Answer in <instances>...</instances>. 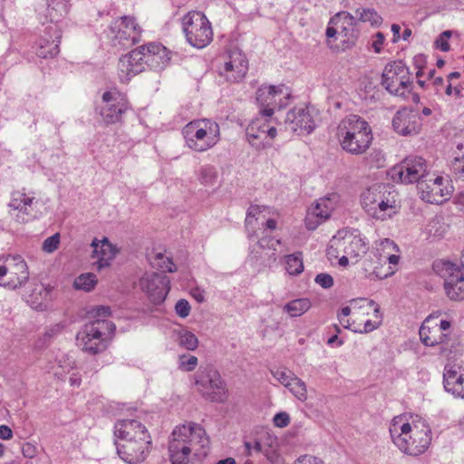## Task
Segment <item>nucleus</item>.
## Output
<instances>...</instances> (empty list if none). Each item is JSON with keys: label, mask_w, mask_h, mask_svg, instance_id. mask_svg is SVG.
Returning <instances> with one entry per match:
<instances>
[{"label": "nucleus", "mask_w": 464, "mask_h": 464, "mask_svg": "<svg viewBox=\"0 0 464 464\" xmlns=\"http://www.w3.org/2000/svg\"><path fill=\"white\" fill-rule=\"evenodd\" d=\"M209 451V439L205 430L189 422L176 427L169 442L171 464H194L204 459Z\"/></svg>", "instance_id": "f257e3e1"}, {"label": "nucleus", "mask_w": 464, "mask_h": 464, "mask_svg": "<svg viewBox=\"0 0 464 464\" xmlns=\"http://www.w3.org/2000/svg\"><path fill=\"white\" fill-rule=\"evenodd\" d=\"M393 443L404 453L418 456L423 453L431 441V430L421 418L396 416L390 426Z\"/></svg>", "instance_id": "f03ea898"}, {"label": "nucleus", "mask_w": 464, "mask_h": 464, "mask_svg": "<svg viewBox=\"0 0 464 464\" xmlns=\"http://www.w3.org/2000/svg\"><path fill=\"white\" fill-rule=\"evenodd\" d=\"M170 60L167 49L160 44H149L121 56L118 63V76L121 82H128L143 72L146 65L163 67Z\"/></svg>", "instance_id": "7ed1b4c3"}, {"label": "nucleus", "mask_w": 464, "mask_h": 464, "mask_svg": "<svg viewBox=\"0 0 464 464\" xmlns=\"http://www.w3.org/2000/svg\"><path fill=\"white\" fill-rule=\"evenodd\" d=\"M111 313V307L104 305L92 310L91 314L96 319L86 324L82 331L77 334V341L82 350L92 354L105 350V337L115 330V325L104 319L110 316Z\"/></svg>", "instance_id": "20e7f679"}, {"label": "nucleus", "mask_w": 464, "mask_h": 464, "mask_svg": "<svg viewBox=\"0 0 464 464\" xmlns=\"http://www.w3.org/2000/svg\"><path fill=\"white\" fill-rule=\"evenodd\" d=\"M337 138L344 151L362 155L370 148L372 134L366 121L357 115H349L339 123Z\"/></svg>", "instance_id": "39448f33"}, {"label": "nucleus", "mask_w": 464, "mask_h": 464, "mask_svg": "<svg viewBox=\"0 0 464 464\" xmlns=\"http://www.w3.org/2000/svg\"><path fill=\"white\" fill-rule=\"evenodd\" d=\"M396 194L385 184H374L361 195V205L375 219L385 220L397 212Z\"/></svg>", "instance_id": "423d86ee"}, {"label": "nucleus", "mask_w": 464, "mask_h": 464, "mask_svg": "<svg viewBox=\"0 0 464 464\" xmlns=\"http://www.w3.org/2000/svg\"><path fill=\"white\" fill-rule=\"evenodd\" d=\"M187 146L204 152L213 148L220 140L219 125L210 119H198L188 122L182 130Z\"/></svg>", "instance_id": "0eeeda50"}, {"label": "nucleus", "mask_w": 464, "mask_h": 464, "mask_svg": "<svg viewBox=\"0 0 464 464\" xmlns=\"http://www.w3.org/2000/svg\"><path fill=\"white\" fill-rule=\"evenodd\" d=\"M382 85L392 95L408 99L412 96L413 100L419 96L411 92L412 81L409 68L401 61H395L388 63L382 75Z\"/></svg>", "instance_id": "6e6552de"}, {"label": "nucleus", "mask_w": 464, "mask_h": 464, "mask_svg": "<svg viewBox=\"0 0 464 464\" xmlns=\"http://www.w3.org/2000/svg\"><path fill=\"white\" fill-rule=\"evenodd\" d=\"M182 30L188 43L198 49L206 47L213 39L211 24L199 11H190L183 16Z\"/></svg>", "instance_id": "1a4fd4ad"}, {"label": "nucleus", "mask_w": 464, "mask_h": 464, "mask_svg": "<svg viewBox=\"0 0 464 464\" xmlns=\"http://www.w3.org/2000/svg\"><path fill=\"white\" fill-rule=\"evenodd\" d=\"M367 246L365 242L356 231L340 230L330 240L327 249L328 255L338 257L341 254H346L350 259L356 263L358 257L365 254Z\"/></svg>", "instance_id": "9d476101"}, {"label": "nucleus", "mask_w": 464, "mask_h": 464, "mask_svg": "<svg viewBox=\"0 0 464 464\" xmlns=\"http://www.w3.org/2000/svg\"><path fill=\"white\" fill-rule=\"evenodd\" d=\"M196 385L207 400L224 402L227 399V389L220 373L213 367L200 369L196 377Z\"/></svg>", "instance_id": "9b49d317"}, {"label": "nucleus", "mask_w": 464, "mask_h": 464, "mask_svg": "<svg viewBox=\"0 0 464 464\" xmlns=\"http://www.w3.org/2000/svg\"><path fill=\"white\" fill-rule=\"evenodd\" d=\"M427 161L419 156H408L401 163L392 167L388 175L397 183L412 184L425 179L428 175Z\"/></svg>", "instance_id": "f8f14e48"}, {"label": "nucleus", "mask_w": 464, "mask_h": 464, "mask_svg": "<svg viewBox=\"0 0 464 464\" xmlns=\"http://www.w3.org/2000/svg\"><path fill=\"white\" fill-rule=\"evenodd\" d=\"M417 188L420 198L430 204H440L447 200L453 192L450 179L442 176L428 173L427 177L419 182Z\"/></svg>", "instance_id": "ddd939ff"}, {"label": "nucleus", "mask_w": 464, "mask_h": 464, "mask_svg": "<svg viewBox=\"0 0 464 464\" xmlns=\"http://www.w3.org/2000/svg\"><path fill=\"white\" fill-rule=\"evenodd\" d=\"M102 103L96 111L105 124L119 122L129 109L126 96L116 90L105 92L102 96Z\"/></svg>", "instance_id": "4468645a"}, {"label": "nucleus", "mask_w": 464, "mask_h": 464, "mask_svg": "<svg viewBox=\"0 0 464 464\" xmlns=\"http://www.w3.org/2000/svg\"><path fill=\"white\" fill-rule=\"evenodd\" d=\"M291 97L285 85L262 86L256 91V102L262 107L261 114L271 117L276 108L282 109L288 104Z\"/></svg>", "instance_id": "2eb2a0df"}, {"label": "nucleus", "mask_w": 464, "mask_h": 464, "mask_svg": "<svg viewBox=\"0 0 464 464\" xmlns=\"http://www.w3.org/2000/svg\"><path fill=\"white\" fill-rule=\"evenodd\" d=\"M140 32L134 18L123 16L112 24L111 38L114 45L127 48L140 42Z\"/></svg>", "instance_id": "dca6fc26"}, {"label": "nucleus", "mask_w": 464, "mask_h": 464, "mask_svg": "<svg viewBox=\"0 0 464 464\" xmlns=\"http://www.w3.org/2000/svg\"><path fill=\"white\" fill-rule=\"evenodd\" d=\"M170 280L165 274L145 273L140 280V286L154 304H161L170 289Z\"/></svg>", "instance_id": "f3484780"}, {"label": "nucleus", "mask_w": 464, "mask_h": 464, "mask_svg": "<svg viewBox=\"0 0 464 464\" xmlns=\"http://www.w3.org/2000/svg\"><path fill=\"white\" fill-rule=\"evenodd\" d=\"M150 435H144L137 440L130 439L121 443L116 442L118 455L129 464L144 461L150 452Z\"/></svg>", "instance_id": "a211bd4d"}, {"label": "nucleus", "mask_w": 464, "mask_h": 464, "mask_svg": "<svg viewBox=\"0 0 464 464\" xmlns=\"http://www.w3.org/2000/svg\"><path fill=\"white\" fill-rule=\"evenodd\" d=\"M315 121L308 107H295L286 113L285 130L296 135L310 134L315 128Z\"/></svg>", "instance_id": "6ab92c4d"}, {"label": "nucleus", "mask_w": 464, "mask_h": 464, "mask_svg": "<svg viewBox=\"0 0 464 464\" xmlns=\"http://www.w3.org/2000/svg\"><path fill=\"white\" fill-rule=\"evenodd\" d=\"M266 118L262 115L253 120L246 130L248 142L257 150L264 149L276 136V129L269 124Z\"/></svg>", "instance_id": "aec40b11"}, {"label": "nucleus", "mask_w": 464, "mask_h": 464, "mask_svg": "<svg viewBox=\"0 0 464 464\" xmlns=\"http://www.w3.org/2000/svg\"><path fill=\"white\" fill-rule=\"evenodd\" d=\"M444 277V289L447 296L454 301L464 299V275L459 267L450 262L442 263L441 269Z\"/></svg>", "instance_id": "412c9836"}, {"label": "nucleus", "mask_w": 464, "mask_h": 464, "mask_svg": "<svg viewBox=\"0 0 464 464\" xmlns=\"http://www.w3.org/2000/svg\"><path fill=\"white\" fill-rule=\"evenodd\" d=\"M247 70L248 62L246 56L237 49H234L228 53L223 67L219 69V74L227 82H238L245 78Z\"/></svg>", "instance_id": "4be33fe9"}, {"label": "nucleus", "mask_w": 464, "mask_h": 464, "mask_svg": "<svg viewBox=\"0 0 464 464\" xmlns=\"http://www.w3.org/2000/svg\"><path fill=\"white\" fill-rule=\"evenodd\" d=\"M338 196L332 194L329 197L320 198L313 205L307 212L305 225L309 230L315 229L319 224L329 218L335 208Z\"/></svg>", "instance_id": "5701e85b"}, {"label": "nucleus", "mask_w": 464, "mask_h": 464, "mask_svg": "<svg viewBox=\"0 0 464 464\" xmlns=\"http://www.w3.org/2000/svg\"><path fill=\"white\" fill-rule=\"evenodd\" d=\"M329 24L336 26L339 35L343 37V47L349 48L354 45L358 37V31L355 29V18L348 12H339L330 19Z\"/></svg>", "instance_id": "b1692460"}, {"label": "nucleus", "mask_w": 464, "mask_h": 464, "mask_svg": "<svg viewBox=\"0 0 464 464\" xmlns=\"http://www.w3.org/2000/svg\"><path fill=\"white\" fill-rule=\"evenodd\" d=\"M393 130L401 135L417 134L420 129V118L407 110L399 111L392 119Z\"/></svg>", "instance_id": "393cba45"}, {"label": "nucleus", "mask_w": 464, "mask_h": 464, "mask_svg": "<svg viewBox=\"0 0 464 464\" xmlns=\"http://www.w3.org/2000/svg\"><path fill=\"white\" fill-rule=\"evenodd\" d=\"M443 385L449 393L464 399V372L457 365H447L443 374Z\"/></svg>", "instance_id": "a878e982"}, {"label": "nucleus", "mask_w": 464, "mask_h": 464, "mask_svg": "<svg viewBox=\"0 0 464 464\" xmlns=\"http://www.w3.org/2000/svg\"><path fill=\"white\" fill-rule=\"evenodd\" d=\"M114 434L123 441L137 440L139 437L150 435L147 428L137 420H121L115 423Z\"/></svg>", "instance_id": "bb28decb"}, {"label": "nucleus", "mask_w": 464, "mask_h": 464, "mask_svg": "<svg viewBox=\"0 0 464 464\" xmlns=\"http://www.w3.org/2000/svg\"><path fill=\"white\" fill-rule=\"evenodd\" d=\"M36 11L42 23H54L67 14L68 5L65 0H48L40 4Z\"/></svg>", "instance_id": "cd10ccee"}, {"label": "nucleus", "mask_w": 464, "mask_h": 464, "mask_svg": "<svg viewBox=\"0 0 464 464\" xmlns=\"http://www.w3.org/2000/svg\"><path fill=\"white\" fill-rule=\"evenodd\" d=\"M13 266L8 269L9 279L4 283V286L16 289L25 285L29 279V272L26 262L19 256L12 257Z\"/></svg>", "instance_id": "c85d7f7f"}, {"label": "nucleus", "mask_w": 464, "mask_h": 464, "mask_svg": "<svg viewBox=\"0 0 464 464\" xmlns=\"http://www.w3.org/2000/svg\"><path fill=\"white\" fill-rule=\"evenodd\" d=\"M92 246L93 247L92 256V258H97L95 263L97 269L101 270L109 266L115 257L116 250L108 238L104 237L101 241L95 238L92 243Z\"/></svg>", "instance_id": "c756f323"}, {"label": "nucleus", "mask_w": 464, "mask_h": 464, "mask_svg": "<svg viewBox=\"0 0 464 464\" xmlns=\"http://www.w3.org/2000/svg\"><path fill=\"white\" fill-rule=\"evenodd\" d=\"M47 34L49 38L42 37L36 50V54L44 59L53 58L60 52L61 33L58 28L56 26H50Z\"/></svg>", "instance_id": "7c9ffc66"}, {"label": "nucleus", "mask_w": 464, "mask_h": 464, "mask_svg": "<svg viewBox=\"0 0 464 464\" xmlns=\"http://www.w3.org/2000/svg\"><path fill=\"white\" fill-rule=\"evenodd\" d=\"M34 199V198L26 197L25 194L15 192L13 194L8 206L14 210L19 211L20 214L17 215V218L21 222H27L31 218H34V215L32 212Z\"/></svg>", "instance_id": "2f4dec72"}, {"label": "nucleus", "mask_w": 464, "mask_h": 464, "mask_svg": "<svg viewBox=\"0 0 464 464\" xmlns=\"http://www.w3.org/2000/svg\"><path fill=\"white\" fill-rule=\"evenodd\" d=\"M382 266L381 254L377 252L370 253L362 261V266L366 276L371 279H383L393 274V271H390L391 267H388L389 271H382Z\"/></svg>", "instance_id": "473e14b6"}, {"label": "nucleus", "mask_w": 464, "mask_h": 464, "mask_svg": "<svg viewBox=\"0 0 464 464\" xmlns=\"http://www.w3.org/2000/svg\"><path fill=\"white\" fill-rule=\"evenodd\" d=\"M266 212L269 213V208L266 206L251 205L248 208L245 224L247 230H253V235L255 234L254 228L256 224L258 222L260 218L264 219L266 218ZM253 235H249V237H252Z\"/></svg>", "instance_id": "72a5a7b5"}, {"label": "nucleus", "mask_w": 464, "mask_h": 464, "mask_svg": "<svg viewBox=\"0 0 464 464\" xmlns=\"http://www.w3.org/2000/svg\"><path fill=\"white\" fill-rule=\"evenodd\" d=\"M420 338L426 346H434L442 343L446 338V334L440 333V329H433L421 325L420 328Z\"/></svg>", "instance_id": "f704fd0d"}, {"label": "nucleus", "mask_w": 464, "mask_h": 464, "mask_svg": "<svg viewBox=\"0 0 464 464\" xmlns=\"http://www.w3.org/2000/svg\"><path fill=\"white\" fill-rule=\"evenodd\" d=\"M311 301L308 298L295 299L287 303L284 306V310L288 313L292 317H296L304 314L311 308Z\"/></svg>", "instance_id": "c9c22d12"}, {"label": "nucleus", "mask_w": 464, "mask_h": 464, "mask_svg": "<svg viewBox=\"0 0 464 464\" xmlns=\"http://www.w3.org/2000/svg\"><path fill=\"white\" fill-rule=\"evenodd\" d=\"M360 301L364 303L367 307L373 310V314L376 318V320L374 321L367 320L364 323L363 330L361 331V333H370L376 329L381 324L382 315L380 314V306L373 300L361 299Z\"/></svg>", "instance_id": "e433bc0d"}, {"label": "nucleus", "mask_w": 464, "mask_h": 464, "mask_svg": "<svg viewBox=\"0 0 464 464\" xmlns=\"http://www.w3.org/2000/svg\"><path fill=\"white\" fill-rule=\"evenodd\" d=\"M285 269L289 275L296 276L303 272L304 266L301 253L292 254L285 256Z\"/></svg>", "instance_id": "4c0bfd02"}, {"label": "nucleus", "mask_w": 464, "mask_h": 464, "mask_svg": "<svg viewBox=\"0 0 464 464\" xmlns=\"http://www.w3.org/2000/svg\"><path fill=\"white\" fill-rule=\"evenodd\" d=\"M218 171L214 166H202L198 172V179L205 186H213L218 180Z\"/></svg>", "instance_id": "58836bf2"}, {"label": "nucleus", "mask_w": 464, "mask_h": 464, "mask_svg": "<svg viewBox=\"0 0 464 464\" xmlns=\"http://www.w3.org/2000/svg\"><path fill=\"white\" fill-rule=\"evenodd\" d=\"M150 263L153 266L160 268L162 273L176 271V266L171 258L165 256L162 253H157L151 259Z\"/></svg>", "instance_id": "ea45409f"}, {"label": "nucleus", "mask_w": 464, "mask_h": 464, "mask_svg": "<svg viewBox=\"0 0 464 464\" xmlns=\"http://www.w3.org/2000/svg\"><path fill=\"white\" fill-rule=\"evenodd\" d=\"M97 284L96 276L92 273L82 274L77 276L74 280L73 285L76 289L90 292L94 288Z\"/></svg>", "instance_id": "a19ab883"}, {"label": "nucleus", "mask_w": 464, "mask_h": 464, "mask_svg": "<svg viewBox=\"0 0 464 464\" xmlns=\"http://www.w3.org/2000/svg\"><path fill=\"white\" fill-rule=\"evenodd\" d=\"M293 395L301 401H304L307 399V391L305 383L295 376L292 379V382L287 388Z\"/></svg>", "instance_id": "79ce46f5"}, {"label": "nucleus", "mask_w": 464, "mask_h": 464, "mask_svg": "<svg viewBox=\"0 0 464 464\" xmlns=\"http://www.w3.org/2000/svg\"><path fill=\"white\" fill-rule=\"evenodd\" d=\"M356 14L359 15L360 21L369 22L372 25H380L382 22V16L374 9H357Z\"/></svg>", "instance_id": "37998d69"}, {"label": "nucleus", "mask_w": 464, "mask_h": 464, "mask_svg": "<svg viewBox=\"0 0 464 464\" xmlns=\"http://www.w3.org/2000/svg\"><path fill=\"white\" fill-rule=\"evenodd\" d=\"M179 345L187 350L194 351L198 345L197 336L188 331H182L179 333Z\"/></svg>", "instance_id": "c03bdc74"}, {"label": "nucleus", "mask_w": 464, "mask_h": 464, "mask_svg": "<svg viewBox=\"0 0 464 464\" xmlns=\"http://www.w3.org/2000/svg\"><path fill=\"white\" fill-rule=\"evenodd\" d=\"M271 372L273 376L286 388H288L289 384L292 382V379L295 378V375L292 372L286 370L276 369Z\"/></svg>", "instance_id": "a18cd8bd"}, {"label": "nucleus", "mask_w": 464, "mask_h": 464, "mask_svg": "<svg viewBox=\"0 0 464 464\" xmlns=\"http://www.w3.org/2000/svg\"><path fill=\"white\" fill-rule=\"evenodd\" d=\"M179 368L186 372L193 371L198 364V358L194 355H180Z\"/></svg>", "instance_id": "49530a36"}, {"label": "nucleus", "mask_w": 464, "mask_h": 464, "mask_svg": "<svg viewBox=\"0 0 464 464\" xmlns=\"http://www.w3.org/2000/svg\"><path fill=\"white\" fill-rule=\"evenodd\" d=\"M60 244V234L56 233L49 237H47L43 243V250L46 253L54 252Z\"/></svg>", "instance_id": "de8ad7c7"}, {"label": "nucleus", "mask_w": 464, "mask_h": 464, "mask_svg": "<svg viewBox=\"0 0 464 464\" xmlns=\"http://www.w3.org/2000/svg\"><path fill=\"white\" fill-rule=\"evenodd\" d=\"M450 36V31L442 32L434 42L435 47L442 52H448L450 48V44L448 42Z\"/></svg>", "instance_id": "09e8293b"}, {"label": "nucleus", "mask_w": 464, "mask_h": 464, "mask_svg": "<svg viewBox=\"0 0 464 464\" xmlns=\"http://www.w3.org/2000/svg\"><path fill=\"white\" fill-rule=\"evenodd\" d=\"M451 169L458 179H464V156L456 157L451 162Z\"/></svg>", "instance_id": "8fccbe9b"}, {"label": "nucleus", "mask_w": 464, "mask_h": 464, "mask_svg": "<svg viewBox=\"0 0 464 464\" xmlns=\"http://www.w3.org/2000/svg\"><path fill=\"white\" fill-rule=\"evenodd\" d=\"M314 282L324 289L331 288L334 285V278L332 276L326 273L318 274Z\"/></svg>", "instance_id": "3c124183"}, {"label": "nucleus", "mask_w": 464, "mask_h": 464, "mask_svg": "<svg viewBox=\"0 0 464 464\" xmlns=\"http://www.w3.org/2000/svg\"><path fill=\"white\" fill-rule=\"evenodd\" d=\"M175 311L179 316L186 318L190 313V305L187 300L180 299L175 305Z\"/></svg>", "instance_id": "603ef678"}, {"label": "nucleus", "mask_w": 464, "mask_h": 464, "mask_svg": "<svg viewBox=\"0 0 464 464\" xmlns=\"http://www.w3.org/2000/svg\"><path fill=\"white\" fill-rule=\"evenodd\" d=\"M274 424L276 427H286L290 422V417L286 412H278L274 417Z\"/></svg>", "instance_id": "864d4df0"}, {"label": "nucleus", "mask_w": 464, "mask_h": 464, "mask_svg": "<svg viewBox=\"0 0 464 464\" xmlns=\"http://www.w3.org/2000/svg\"><path fill=\"white\" fill-rule=\"evenodd\" d=\"M21 450L23 455L28 459H33L36 454V448L29 442L23 444Z\"/></svg>", "instance_id": "5fc2aeb1"}, {"label": "nucleus", "mask_w": 464, "mask_h": 464, "mask_svg": "<svg viewBox=\"0 0 464 464\" xmlns=\"http://www.w3.org/2000/svg\"><path fill=\"white\" fill-rule=\"evenodd\" d=\"M384 35L381 32H378L376 34H375V39L372 43V48L374 50V52L376 53H380L381 51H382V46L384 43Z\"/></svg>", "instance_id": "6e6d98bb"}, {"label": "nucleus", "mask_w": 464, "mask_h": 464, "mask_svg": "<svg viewBox=\"0 0 464 464\" xmlns=\"http://www.w3.org/2000/svg\"><path fill=\"white\" fill-rule=\"evenodd\" d=\"M350 314L351 308L349 306L343 307L340 313L338 314L339 322L344 328H349L350 324L349 320H346L347 324H343V317H347L348 315H350Z\"/></svg>", "instance_id": "4d7b16f0"}, {"label": "nucleus", "mask_w": 464, "mask_h": 464, "mask_svg": "<svg viewBox=\"0 0 464 464\" xmlns=\"http://www.w3.org/2000/svg\"><path fill=\"white\" fill-rule=\"evenodd\" d=\"M381 258H382V264L385 265L386 262H388L389 264H392V265H397L399 262L400 256L395 254H390L389 256L381 255Z\"/></svg>", "instance_id": "13d9d810"}, {"label": "nucleus", "mask_w": 464, "mask_h": 464, "mask_svg": "<svg viewBox=\"0 0 464 464\" xmlns=\"http://www.w3.org/2000/svg\"><path fill=\"white\" fill-rule=\"evenodd\" d=\"M13 437L12 430L6 425H0V439L10 440Z\"/></svg>", "instance_id": "bf43d9fd"}, {"label": "nucleus", "mask_w": 464, "mask_h": 464, "mask_svg": "<svg viewBox=\"0 0 464 464\" xmlns=\"http://www.w3.org/2000/svg\"><path fill=\"white\" fill-rule=\"evenodd\" d=\"M382 246L383 249L391 250L393 249L396 252L399 251L398 246L391 239L385 238L383 241H382Z\"/></svg>", "instance_id": "052dcab7"}, {"label": "nucleus", "mask_w": 464, "mask_h": 464, "mask_svg": "<svg viewBox=\"0 0 464 464\" xmlns=\"http://www.w3.org/2000/svg\"><path fill=\"white\" fill-rule=\"evenodd\" d=\"M64 327V324H56L55 325L52 326L48 331H47V334L49 336H53L54 334H57L59 333L62 332V330L63 329Z\"/></svg>", "instance_id": "680f3d73"}, {"label": "nucleus", "mask_w": 464, "mask_h": 464, "mask_svg": "<svg viewBox=\"0 0 464 464\" xmlns=\"http://www.w3.org/2000/svg\"><path fill=\"white\" fill-rule=\"evenodd\" d=\"M392 34H393V39L392 41L394 43L398 42L401 38V34H400V32H401V26L397 24H392Z\"/></svg>", "instance_id": "e2e57ef3"}, {"label": "nucleus", "mask_w": 464, "mask_h": 464, "mask_svg": "<svg viewBox=\"0 0 464 464\" xmlns=\"http://www.w3.org/2000/svg\"><path fill=\"white\" fill-rule=\"evenodd\" d=\"M325 34L328 38H333L335 37L336 34H339V31L336 26L329 24V26L326 28Z\"/></svg>", "instance_id": "0e129e2a"}, {"label": "nucleus", "mask_w": 464, "mask_h": 464, "mask_svg": "<svg viewBox=\"0 0 464 464\" xmlns=\"http://www.w3.org/2000/svg\"><path fill=\"white\" fill-rule=\"evenodd\" d=\"M276 221L273 218H268L265 223H262V225L265 226L266 229H269L271 231L276 228Z\"/></svg>", "instance_id": "69168bd1"}, {"label": "nucleus", "mask_w": 464, "mask_h": 464, "mask_svg": "<svg viewBox=\"0 0 464 464\" xmlns=\"http://www.w3.org/2000/svg\"><path fill=\"white\" fill-rule=\"evenodd\" d=\"M450 327V324L449 321L441 320L440 324L433 327V329H440V333H442V331H446Z\"/></svg>", "instance_id": "338daca9"}, {"label": "nucleus", "mask_w": 464, "mask_h": 464, "mask_svg": "<svg viewBox=\"0 0 464 464\" xmlns=\"http://www.w3.org/2000/svg\"><path fill=\"white\" fill-rule=\"evenodd\" d=\"M425 56L423 54H419L417 56L414 57V63L416 65V67H421L422 68V64L425 63Z\"/></svg>", "instance_id": "774afa93"}]
</instances>
